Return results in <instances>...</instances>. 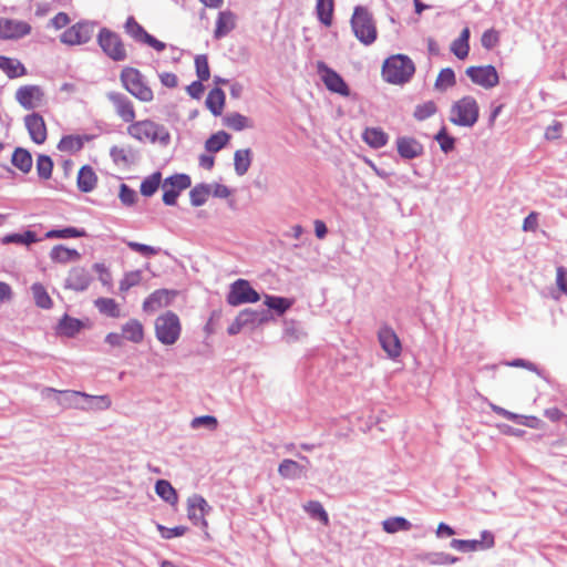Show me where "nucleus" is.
Wrapping results in <instances>:
<instances>
[{
  "mask_svg": "<svg viewBox=\"0 0 567 567\" xmlns=\"http://www.w3.org/2000/svg\"><path fill=\"white\" fill-rule=\"evenodd\" d=\"M156 339L164 346L175 344L182 333L179 317L173 311H165L154 323Z\"/></svg>",
  "mask_w": 567,
  "mask_h": 567,
  "instance_id": "obj_1",
  "label": "nucleus"
},
{
  "mask_svg": "<svg viewBox=\"0 0 567 567\" xmlns=\"http://www.w3.org/2000/svg\"><path fill=\"white\" fill-rule=\"evenodd\" d=\"M128 133L141 142H158L162 145H167L171 140L169 132L164 125L147 120L132 124Z\"/></svg>",
  "mask_w": 567,
  "mask_h": 567,
  "instance_id": "obj_2",
  "label": "nucleus"
},
{
  "mask_svg": "<svg viewBox=\"0 0 567 567\" xmlns=\"http://www.w3.org/2000/svg\"><path fill=\"white\" fill-rule=\"evenodd\" d=\"M478 120V105L474 97L464 96L455 102L450 112V121L458 126L472 127Z\"/></svg>",
  "mask_w": 567,
  "mask_h": 567,
  "instance_id": "obj_3",
  "label": "nucleus"
},
{
  "mask_svg": "<svg viewBox=\"0 0 567 567\" xmlns=\"http://www.w3.org/2000/svg\"><path fill=\"white\" fill-rule=\"evenodd\" d=\"M351 27L354 35L364 44H371L377 39V29L368 9L355 7L351 18Z\"/></svg>",
  "mask_w": 567,
  "mask_h": 567,
  "instance_id": "obj_4",
  "label": "nucleus"
},
{
  "mask_svg": "<svg viewBox=\"0 0 567 567\" xmlns=\"http://www.w3.org/2000/svg\"><path fill=\"white\" fill-rule=\"evenodd\" d=\"M68 395L69 405L82 410L103 411L111 406L109 395H90L80 391H64Z\"/></svg>",
  "mask_w": 567,
  "mask_h": 567,
  "instance_id": "obj_5",
  "label": "nucleus"
},
{
  "mask_svg": "<svg viewBox=\"0 0 567 567\" xmlns=\"http://www.w3.org/2000/svg\"><path fill=\"white\" fill-rule=\"evenodd\" d=\"M97 43L102 51L114 61L126 59V49L121 37L107 28H102L97 35Z\"/></svg>",
  "mask_w": 567,
  "mask_h": 567,
  "instance_id": "obj_6",
  "label": "nucleus"
},
{
  "mask_svg": "<svg viewBox=\"0 0 567 567\" xmlns=\"http://www.w3.org/2000/svg\"><path fill=\"white\" fill-rule=\"evenodd\" d=\"M95 25L92 21L76 22L60 34V41L69 47L86 44L94 34Z\"/></svg>",
  "mask_w": 567,
  "mask_h": 567,
  "instance_id": "obj_7",
  "label": "nucleus"
},
{
  "mask_svg": "<svg viewBox=\"0 0 567 567\" xmlns=\"http://www.w3.org/2000/svg\"><path fill=\"white\" fill-rule=\"evenodd\" d=\"M226 300L230 306L236 307L243 303H255L260 300V295L247 280L237 279L230 285Z\"/></svg>",
  "mask_w": 567,
  "mask_h": 567,
  "instance_id": "obj_8",
  "label": "nucleus"
},
{
  "mask_svg": "<svg viewBox=\"0 0 567 567\" xmlns=\"http://www.w3.org/2000/svg\"><path fill=\"white\" fill-rule=\"evenodd\" d=\"M190 184L192 181L187 174H175L165 178L162 185L164 204L168 206L175 205L181 192L188 188Z\"/></svg>",
  "mask_w": 567,
  "mask_h": 567,
  "instance_id": "obj_9",
  "label": "nucleus"
},
{
  "mask_svg": "<svg viewBox=\"0 0 567 567\" xmlns=\"http://www.w3.org/2000/svg\"><path fill=\"white\" fill-rule=\"evenodd\" d=\"M210 509L212 507L202 495L193 494L187 498V517L196 526L207 527L205 517Z\"/></svg>",
  "mask_w": 567,
  "mask_h": 567,
  "instance_id": "obj_10",
  "label": "nucleus"
},
{
  "mask_svg": "<svg viewBox=\"0 0 567 567\" xmlns=\"http://www.w3.org/2000/svg\"><path fill=\"white\" fill-rule=\"evenodd\" d=\"M121 80L126 90L141 101L147 102L153 99V92L144 82L142 73H121Z\"/></svg>",
  "mask_w": 567,
  "mask_h": 567,
  "instance_id": "obj_11",
  "label": "nucleus"
},
{
  "mask_svg": "<svg viewBox=\"0 0 567 567\" xmlns=\"http://www.w3.org/2000/svg\"><path fill=\"white\" fill-rule=\"evenodd\" d=\"M31 25L21 20L0 18V39L18 40L31 33Z\"/></svg>",
  "mask_w": 567,
  "mask_h": 567,
  "instance_id": "obj_12",
  "label": "nucleus"
},
{
  "mask_svg": "<svg viewBox=\"0 0 567 567\" xmlns=\"http://www.w3.org/2000/svg\"><path fill=\"white\" fill-rule=\"evenodd\" d=\"M92 280L93 277L87 269L81 266L72 267L64 280V288L82 292L90 287Z\"/></svg>",
  "mask_w": 567,
  "mask_h": 567,
  "instance_id": "obj_13",
  "label": "nucleus"
},
{
  "mask_svg": "<svg viewBox=\"0 0 567 567\" xmlns=\"http://www.w3.org/2000/svg\"><path fill=\"white\" fill-rule=\"evenodd\" d=\"M381 348L386 352L389 358L395 359L401 354V342L394 330L388 326L382 327L378 333Z\"/></svg>",
  "mask_w": 567,
  "mask_h": 567,
  "instance_id": "obj_14",
  "label": "nucleus"
},
{
  "mask_svg": "<svg viewBox=\"0 0 567 567\" xmlns=\"http://www.w3.org/2000/svg\"><path fill=\"white\" fill-rule=\"evenodd\" d=\"M16 99L25 110H33L40 105L42 92L39 86H21L16 93Z\"/></svg>",
  "mask_w": 567,
  "mask_h": 567,
  "instance_id": "obj_15",
  "label": "nucleus"
},
{
  "mask_svg": "<svg viewBox=\"0 0 567 567\" xmlns=\"http://www.w3.org/2000/svg\"><path fill=\"white\" fill-rule=\"evenodd\" d=\"M396 151L404 159H413L423 154V145L410 136H399L396 138Z\"/></svg>",
  "mask_w": 567,
  "mask_h": 567,
  "instance_id": "obj_16",
  "label": "nucleus"
},
{
  "mask_svg": "<svg viewBox=\"0 0 567 567\" xmlns=\"http://www.w3.org/2000/svg\"><path fill=\"white\" fill-rule=\"evenodd\" d=\"M24 123L31 140L37 144H42L47 138V127L43 117L38 113H32L24 117Z\"/></svg>",
  "mask_w": 567,
  "mask_h": 567,
  "instance_id": "obj_17",
  "label": "nucleus"
},
{
  "mask_svg": "<svg viewBox=\"0 0 567 567\" xmlns=\"http://www.w3.org/2000/svg\"><path fill=\"white\" fill-rule=\"evenodd\" d=\"M174 296L175 292L167 289L155 290L143 302V310L145 312H155L158 309L168 306Z\"/></svg>",
  "mask_w": 567,
  "mask_h": 567,
  "instance_id": "obj_18",
  "label": "nucleus"
},
{
  "mask_svg": "<svg viewBox=\"0 0 567 567\" xmlns=\"http://www.w3.org/2000/svg\"><path fill=\"white\" fill-rule=\"evenodd\" d=\"M109 100L114 104L116 113L124 122H132L135 117V112L131 101L121 93H107Z\"/></svg>",
  "mask_w": 567,
  "mask_h": 567,
  "instance_id": "obj_19",
  "label": "nucleus"
},
{
  "mask_svg": "<svg viewBox=\"0 0 567 567\" xmlns=\"http://www.w3.org/2000/svg\"><path fill=\"white\" fill-rule=\"evenodd\" d=\"M236 28V14L230 10L220 11L216 20L214 38L219 40L225 38Z\"/></svg>",
  "mask_w": 567,
  "mask_h": 567,
  "instance_id": "obj_20",
  "label": "nucleus"
},
{
  "mask_svg": "<svg viewBox=\"0 0 567 567\" xmlns=\"http://www.w3.org/2000/svg\"><path fill=\"white\" fill-rule=\"evenodd\" d=\"M381 71H415V65L408 55L395 54L384 60Z\"/></svg>",
  "mask_w": 567,
  "mask_h": 567,
  "instance_id": "obj_21",
  "label": "nucleus"
},
{
  "mask_svg": "<svg viewBox=\"0 0 567 567\" xmlns=\"http://www.w3.org/2000/svg\"><path fill=\"white\" fill-rule=\"evenodd\" d=\"M322 82L324 83L326 87L332 92L338 93L342 96H349L350 90L344 80L340 76L339 73H323L322 74Z\"/></svg>",
  "mask_w": 567,
  "mask_h": 567,
  "instance_id": "obj_22",
  "label": "nucleus"
},
{
  "mask_svg": "<svg viewBox=\"0 0 567 567\" xmlns=\"http://www.w3.org/2000/svg\"><path fill=\"white\" fill-rule=\"evenodd\" d=\"M278 473L282 478L296 480L306 473V467L293 460L285 458L278 466Z\"/></svg>",
  "mask_w": 567,
  "mask_h": 567,
  "instance_id": "obj_23",
  "label": "nucleus"
},
{
  "mask_svg": "<svg viewBox=\"0 0 567 567\" xmlns=\"http://www.w3.org/2000/svg\"><path fill=\"white\" fill-rule=\"evenodd\" d=\"M97 177L93 168L85 165L78 173V187L83 193L92 192L96 186Z\"/></svg>",
  "mask_w": 567,
  "mask_h": 567,
  "instance_id": "obj_24",
  "label": "nucleus"
},
{
  "mask_svg": "<svg viewBox=\"0 0 567 567\" xmlns=\"http://www.w3.org/2000/svg\"><path fill=\"white\" fill-rule=\"evenodd\" d=\"M50 258L59 264H68L79 260L81 258V254L76 249L56 245L51 249Z\"/></svg>",
  "mask_w": 567,
  "mask_h": 567,
  "instance_id": "obj_25",
  "label": "nucleus"
},
{
  "mask_svg": "<svg viewBox=\"0 0 567 567\" xmlns=\"http://www.w3.org/2000/svg\"><path fill=\"white\" fill-rule=\"evenodd\" d=\"M122 337L131 342L140 343L144 338L142 323L136 319L128 320L122 327Z\"/></svg>",
  "mask_w": 567,
  "mask_h": 567,
  "instance_id": "obj_26",
  "label": "nucleus"
},
{
  "mask_svg": "<svg viewBox=\"0 0 567 567\" xmlns=\"http://www.w3.org/2000/svg\"><path fill=\"white\" fill-rule=\"evenodd\" d=\"M363 141L373 148L383 147L388 143V134L379 127H368L363 132Z\"/></svg>",
  "mask_w": 567,
  "mask_h": 567,
  "instance_id": "obj_27",
  "label": "nucleus"
},
{
  "mask_svg": "<svg viewBox=\"0 0 567 567\" xmlns=\"http://www.w3.org/2000/svg\"><path fill=\"white\" fill-rule=\"evenodd\" d=\"M252 159V153L250 148L237 150L234 154V167L238 176L245 175Z\"/></svg>",
  "mask_w": 567,
  "mask_h": 567,
  "instance_id": "obj_28",
  "label": "nucleus"
},
{
  "mask_svg": "<svg viewBox=\"0 0 567 567\" xmlns=\"http://www.w3.org/2000/svg\"><path fill=\"white\" fill-rule=\"evenodd\" d=\"M155 493L158 497H161L164 502L169 505H176L178 502V495L176 489L172 486V484L166 480H158L155 484Z\"/></svg>",
  "mask_w": 567,
  "mask_h": 567,
  "instance_id": "obj_29",
  "label": "nucleus"
},
{
  "mask_svg": "<svg viewBox=\"0 0 567 567\" xmlns=\"http://www.w3.org/2000/svg\"><path fill=\"white\" fill-rule=\"evenodd\" d=\"M87 140H89L87 136L66 135L60 140V142L58 144V148L61 152H66V153L73 154V153L81 151L84 145V141H87Z\"/></svg>",
  "mask_w": 567,
  "mask_h": 567,
  "instance_id": "obj_30",
  "label": "nucleus"
},
{
  "mask_svg": "<svg viewBox=\"0 0 567 567\" xmlns=\"http://www.w3.org/2000/svg\"><path fill=\"white\" fill-rule=\"evenodd\" d=\"M468 39L470 29L464 28L458 38L451 43V51L454 53L455 56H457L461 60L465 59L468 54Z\"/></svg>",
  "mask_w": 567,
  "mask_h": 567,
  "instance_id": "obj_31",
  "label": "nucleus"
},
{
  "mask_svg": "<svg viewBox=\"0 0 567 567\" xmlns=\"http://www.w3.org/2000/svg\"><path fill=\"white\" fill-rule=\"evenodd\" d=\"M11 162L13 166L23 173H29L32 168V156L30 152L21 147L14 150Z\"/></svg>",
  "mask_w": 567,
  "mask_h": 567,
  "instance_id": "obj_32",
  "label": "nucleus"
},
{
  "mask_svg": "<svg viewBox=\"0 0 567 567\" xmlns=\"http://www.w3.org/2000/svg\"><path fill=\"white\" fill-rule=\"evenodd\" d=\"M224 124L234 131H243L245 128H251L254 126L252 121L240 113L227 114L224 117Z\"/></svg>",
  "mask_w": 567,
  "mask_h": 567,
  "instance_id": "obj_33",
  "label": "nucleus"
},
{
  "mask_svg": "<svg viewBox=\"0 0 567 567\" xmlns=\"http://www.w3.org/2000/svg\"><path fill=\"white\" fill-rule=\"evenodd\" d=\"M94 306L102 313L111 318H118L121 310L117 302L112 298H97L94 301Z\"/></svg>",
  "mask_w": 567,
  "mask_h": 567,
  "instance_id": "obj_34",
  "label": "nucleus"
},
{
  "mask_svg": "<svg viewBox=\"0 0 567 567\" xmlns=\"http://www.w3.org/2000/svg\"><path fill=\"white\" fill-rule=\"evenodd\" d=\"M82 322L79 319L65 315L59 322V333L65 337H74L82 329Z\"/></svg>",
  "mask_w": 567,
  "mask_h": 567,
  "instance_id": "obj_35",
  "label": "nucleus"
},
{
  "mask_svg": "<svg viewBox=\"0 0 567 567\" xmlns=\"http://www.w3.org/2000/svg\"><path fill=\"white\" fill-rule=\"evenodd\" d=\"M239 317H244V323L247 327H255L257 324L265 323L269 320V312L266 310L256 311L251 309H245L240 311Z\"/></svg>",
  "mask_w": 567,
  "mask_h": 567,
  "instance_id": "obj_36",
  "label": "nucleus"
},
{
  "mask_svg": "<svg viewBox=\"0 0 567 567\" xmlns=\"http://www.w3.org/2000/svg\"><path fill=\"white\" fill-rule=\"evenodd\" d=\"M31 292L35 305L42 309H50L53 305L51 297L49 296L44 286L40 282H35L31 286Z\"/></svg>",
  "mask_w": 567,
  "mask_h": 567,
  "instance_id": "obj_37",
  "label": "nucleus"
},
{
  "mask_svg": "<svg viewBox=\"0 0 567 567\" xmlns=\"http://www.w3.org/2000/svg\"><path fill=\"white\" fill-rule=\"evenodd\" d=\"M316 12L319 21L326 27L331 25L333 14V0H317Z\"/></svg>",
  "mask_w": 567,
  "mask_h": 567,
  "instance_id": "obj_38",
  "label": "nucleus"
},
{
  "mask_svg": "<svg viewBox=\"0 0 567 567\" xmlns=\"http://www.w3.org/2000/svg\"><path fill=\"white\" fill-rule=\"evenodd\" d=\"M39 239L34 231L27 230L23 234H9L2 237L1 243L3 245L17 244L29 246L37 243Z\"/></svg>",
  "mask_w": 567,
  "mask_h": 567,
  "instance_id": "obj_39",
  "label": "nucleus"
},
{
  "mask_svg": "<svg viewBox=\"0 0 567 567\" xmlns=\"http://www.w3.org/2000/svg\"><path fill=\"white\" fill-rule=\"evenodd\" d=\"M212 193V187L208 184H198L189 192L190 203L195 207L203 206Z\"/></svg>",
  "mask_w": 567,
  "mask_h": 567,
  "instance_id": "obj_40",
  "label": "nucleus"
},
{
  "mask_svg": "<svg viewBox=\"0 0 567 567\" xmlns=\"http://www.w3.org/2000/svg\"><path fill=\"white\" fill-rule=\"evenodd\" d=\"M225 103L224 92L219 89H214L209 92L206 99V106L214 115H220Z\"/></svg>",
  "mask_w": 567,
  "mask_h": 567,
  "instance_id": "obj_41",
  "label": "nucleus"
},
{
  "mask_svg": "<svg viewBox=\"0 0 567 567\" xmlns=\"http://www.w3.org/2000/svg\"><path fill=\"white\" fill-rule=\"evenodd\" d=\"M125 32L136 42L143 43L147 37L145 29L133 18L128 17L124 24Z\"/></svg>",
  "mask_w": 567,
  "mask_h": 567,
  "instance_id": "obj_42",
  "label": "nucleus"
},
{
  "mask_svg": "<svg viewBox=\"0 0 567 567\" xmlns=\"http://www.w3.org/2000/svg\"><path fill=\"white\" fill-rule=\"evenodd\" d=\"M230 135L224 131L213 134L205 143V147L210 153L219 152L229 141Z\"/></svg>",
  "mask_w": 567,
  "mask_h": 567,
  "instance_id": "obj_43",
  "label": "nucleus"
},
{
  "mask_svg": "<svg viewBox=\"0 0 567 567\" xmlns=\"http://www.w3.org/2000/svg\"><path fill=\"white\" fill-rule=\"evenodd\" d=\"M302 507L312 518L319 519L323 525L329 524V516L320 502L309 501Z\"/></svg>",
  "mask_w": 567,
  "mask_h": 567,
  "instance_id": "obj_44",
  "label": "nucleus"
},
{
  "mask_svg": "<svg viewBox=\"0 0 567 567\" xmlns=\"http://www.w3.org/2000/svg\"><path fill=\"white\" fill-rule=\"evenodd\" d=\"M473 83L484 89L494 87L499 83L498 73H467Z\"/></svg>",
  "mask_w": 567,
  "mask_h": 567,
  "instance_id": "obj_45",
  "label": "nucleus"
},
{
  "mask_svg": "<svg viewBox=\"0 0 567 567\" xmlns=\"http://www.w3.org/2000/svg\"><path fill=\"white\" fill-rule=\"evenodd\" d=\"M162 175L159 172L146 177L141 184V194L146 197L154 195L159 187Z\"/></svg>",
  "mask_w": 567,
  "mask_h": 567,
  "instance_id": "obj_46",
  "label": "nucleus"
},
{
  "mask_svg": "<svg viewBox=\"0 0 567 567\" xmlns=\"http://www.w3.org/2000/svg\"><path fill=\"white\" fill-rule=\"evenodd\" d=\"M382 526L386 533L393 534L399 530H409L411 528V523L403 517H392L385 519L382 523Z\"/></svg>",
  "mask_w": 567,
  "mask_h": 567,
  "instance_id": "obj_47",
  "label": "nucleus"
},
{
  "mask_svg": "<svg viewBox=\"0 0 567 567\" xmlns=\"http://www.w3.org/2000/svg\"><path fill=\"white\" fill-rule=\"evenodd\" d=\"M86 233L84 229H79L75 227H66L63 229H52L45 234L47 238H78L85 236Z\"/></svg>",
  "mask_w": 567,
  "mask_h": 567,
  "instance_id": "obj_48",
  "label": "nucleus"
},
{
  "mask_svg": "<svg viewBox=\"0 0 567 567\" xmlns=\"http://www.w3.org/2000/svg\"><path fill=\"white\" fill-rule=\"evenodd\" d=\"M265 305L275 311H277L279 315H282L291 307V301L284 297H277V296H266L265 298Z\"/></svg>",
  "mask_w": 567,
  "mask_h": 567,
  "instance_id": "obj_49",
  "label": "nucleus"
},
{
  "mask_svg": "<svg viewBox=\"0 0 567 567\" xmlns=\"http://www.w3.org/2000/svg\"><path fill=\"white\" fill-rule=\"evenodd\" d=\"M450 546L460 551H475L482 549V540L476 539H453Z\"/></svg>",
  "mask_w": 567,
  "mask_h": 567,
  "instance_id": "obj_50",
  "label": "nucleus"
},
{
  "mask_svg": "<svg viewBox=\"0 0 567 567\" xmlns=\"http://www.w3.org/2000/svg\"><path fill=\"white\" fill-rule=\"evenodd\" d=\"M53 162L47 155H39L37 158V172L39 177L49 179L52 175Z\"/></svg>",
  "mask_w": 567,
  "mask_h": 567,
  "instance_id": "obj_51",
  "label": "nucleus"
},
{
  "mask_svg": "<svg viewBox=\"0 0 567 567\" xmlns=\"http://www.w3.org/2000/svg\"><path fill=\"white\" fill-rule=\"evenodd\" d=\"M423 559L430 565H450L457 561V557L446 553H429Z\"/></svg>",
  "mask_w": 567,
  "mask_h": 567,
  "instance_id": "obj_52",
  "label": "nucleus"
},
{
  "mask_svg": "<svg viewBox=\"0 0 567 567\" xmlns=\"http://www.w3.org/2000/svg\"><path fill=\"white\" fill-rule=\"evenodd\" d=\"M218 425V421L213 415H202L194 417L190 422V427L196 430L199 427H207L209 430H215Z\"/></svg>",
  "mask_w": 567,
  "mask_h": 567,
  "instance_id": "obj_53",
  "label": "nucleus"
},
{
  "mask_svg": "<svg viewBox=\"0 0 567 567\" xmlns=\"http://www.w3.org/2000/svg\"><path fill=\"white\" fill-rule=\"evenodd\" d=\"M436 112V106L433 102H425L415 106L413 116L417 121H424Z\"/></svg>",
  "mask_w": 567,
  "mask_h": 567,
  "instance_id": "obj_54",
  "label": "nucleus"
},
{
  "mask_svg": "<svg viewBox=\"0 0 567 567\" xmlns=\"http://www.w3.org/2000/svg\"><path fill=\"white\" fill-rule=\"evenodd\" d=\"M110 155L115 164L127 165L131 162V151L125 147L113 146L110 150Z\"/></svg>",
  "mask_w": 567,
  "mask_h": 567,
  "instance_id": "obj_55",
  "label": "nucleus"
},
{
  "mask_svg": "<svg viewBox=\"0 0 567 567\" xmlns=\"http://www.w3.org/2000/svg\"><path fill=\"white\" fill-rule=\"evenodd\" d=\"M125 243H126L127 247L131 248L133 251L140 252L141 255H143L145 257L155 256L161 250L157 247L148 246L145 244H140L136 241H125Z\"/></svg>",
  "mask_w": 567,
  "mask_h": 567,
  "instance_id": "obj_56",
  "label": "nucleus"
},
{
  "mask_svg": "<svg viewBox=\"0 0 567 567\" xmlns=\"http://www.w3.org/2000/svg\"><path fill=\"white\" fill-rule=\"evenodd\" d=\"M142 279L141 271H131L127 272L124 278L120 282V290L127 291L130 288L137 286Z\"/></svg>",
  "mask_w": 567,
  "mask_h": 567,
  "instance_id": "obj_57",
  "label": "nucleus"
},
{
  "mask_svg": "<svg viewBox=\"0 0 567 567\" xmlns=\"http://www.w3.org/2000/svg\"><path fill=\"white\" fill-rule=\"evenodd\" d=\"M384 82L395 85H403L411 81L413 73H381Z\"/></svg>",
  "mask_w": 567,
  "mask_h": 567,
  "instance_id": "obj_58",
  "label": "nucleus"
},
{
  "mask_svg": "<svg viewBox=\"0 0 567 567\" xmlns=\"http://www.w3.org/2000/svg\"><path fill=\"white\" fill-rule=\"evenodd\" d=\"M434 138L439 142L444 153H449L454 148L455 140L446 134L445 127L441 128Z\"/></svg>",
  "mask_w": 567,
  "mask_h": 567,
  "instance_id": "obj_59",
  "label": "nucleus"
},
{
  "mask_svg": "<svg viewBox=\"0 0 567 567\" xmlns=\"http://www.w3.org/2000/svg\"><path fill=\"white\" fill-rule=\"evenodd\" d=\"M157 528L161 533V536L165 539L181 537L187 532V527H185V526H175V527L168 528L163 525H157Z\"/></svg>",
  "mask_w": 567,
  "mask_h": 567,
  "instance_id": "obj_60",
  "label": "nucleus"
},
{
  "mask_svg": "<svg viewBox=\"0 0 567 567\" xmlns=\"http://www.w3.org/2000/svg\"><path fill=\"white\" fill-rule=\"evenodd\" d=\"M118 197L123 205L132 206L136 199V192L126 184H121Z\"/></svg>",
  "mask_w": 567,
  "mask_h": 567,
  "instance_id": "obj_61",
  "label": "nucleus"
},
{
  "mask_svg": "<svg viewBox=\"0 0 567 567\" xmlns=\"http://www.w3.org/2000/svg\"><path fill=\"white\" fill-rule=\"evenodd\" d=\"M455 84V73H439V76L435 81V89L440 91H445L449 87H452Z\"/></svg>",
  "mask_w": 567,
  "mask_h": 567,
  "instance_id": "obj_62",
  "label": "nucleus"
},
{
  "mask_svg": "<svg viewBox=\"0 0 567 567\" xmlns=\"http://www.w3.org/2000/svg\"><path fill=\"white\" fill-rule=\"evenodd\" d=\"M0 69L2 71H25V68L19 60L2 55H0Z\"/></svg>",
  "mask_w": 567,
  "mask_h": 567,
  "instance_id": "obj_63",
  "label": "nucleus"
},
{
  "mask_svg": "<svg viewBox=\"0 0 567 567\" xmlns=\"http://www.w3.org/2000/svg\"><path fill=\"white\" fill-rule=\"evenodd\" d=\"M556 285L558 289L567 295V270L564 267H557Z\"/></svg>",
  "mask_w": 567,
  "mask_h": 567,
  "instance_id": "obj_64",
  "label": "nucleus"
}]
</instances>
